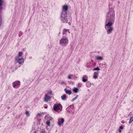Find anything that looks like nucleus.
I'll use <instances>...</instances> for the list:
<instances>
[{"mask_svg":"<svg viewBox=\"0 0 133 133\" xmlns=\"http://www.w3.org/2000/svg\"><path fill=\"white\" fill-rule=\"evenodd\" d=\"M66 6L64 5L63 7V11L62 14L61 15V19L64 22V21H66V16L65 15H66Z\"/></svg>","mask_w":133,"mask_h":133,"instance_id":"nucleus-1","label":"nucleus"},{"mask_svg":"<svg viewBox=\"0 0 133 133\" xmlns=\"http://www.w3.org/2000/svg\"><path fill=\"white\" fill-rule=\"evenodd\" d=\"M54 109L55 110L57 111L58 112H60L62 109L61 106L59 104L55 105L54 106Z\"/></svg>","mask_w":133,"mask_h":133,"instance_id":"nucleus-2","label":"nucleus"},{"mask_svg":"<svg viewBox=\"0 0 133 133\" xmlns=\"http://www.w3.org/2000/svg\"><path fill=\"white\" fill-rule=\"evenodd\" d=\"M15 59L20 64L23 63L24 62V59L22 57H16Z\"/></svg>","mask_w":133,"mask_h":133,"instance_id":"nucleus-3","label":"nucleus"},{"mask_svg":"<svg viewBox=\"0 0 133 133\" xmlns=\"http://www.w3.org/2000/svg\"><path fill=\"white\" fill-rule=\"evenodd\" d=\"M51 97L49 96L48 94H46L45 96V98L44 101L45 102H48V101L50 100Z\"/></svg>","mask_w":133,"mask_h":133,"instance_id":"nucleus-4","label":"nucleus"},{"mask_svg":"<svg viewBox=\"0 0 133 133\" xmlns=\"http://www.w3.org/2000/svg\"><path fill=\"white\" fill-rule=\"evenodd\" d=\"M64 121V119L63 118L59 119H58V124L60 126L61 124H63Z\"/></svg>","mask_w":133,"mask_h":133,"instance_id":"nucleus-5","label":"nucleus"},{"mask_svg":"<svg viewBox=\"0 0 133 133\" xmlns=\"http://www.w3.org/2000/svg\"><path fill=\"white\" fill-rule=\"evenodd\" d=\"M66 42V40L65 39H62L60 41V42L61 44L63 45L65 44Z\"/></svg>","mask_w":133,"mask_h":133,"instance_id":"nucleus-6","label":"nucleus"},{"mask_svg":"<svg viewBox=\"0 0 133 133\" xmlns=\"http://www.w3.org/2000/svg\"><path fill=\"white\" fill-rule=\"evenodd\" d=\"M88 77L86 75H84L82 77V81L84 82H85L87 81Z\"/></svg>","mask_w":133,"mask_h":133,"instance_id":"nucleus-7","label":"nucleus"},{"mask_svg":"<svg viewBox=\"0 0 133 133\" xmlns=\"http://www.w3.org/2000/svg\"><path fill=\"white\" fill-rule=\"evenodd\" d=\"M107 32L108 34H110L112 30V28L111 27L108 26Z\"/></svg>","mask_w":133,"mask_h":133,"instance_id":"nucleus-8","label":"nucleus"},{"mask_svg":"<svg viewBox=\"0 0 133 133\" xmlns=\"http://www.w3.org/2000/svg\"><path fill=\"white\" fill-rule=\"evenodd\" d=\"M14 82L16 85L17 86H19V85H20V82L19 81H16Z\"/></svg>","mask_w":133,"mask_h":133,"instance_id":"nucleus-9","label":"nucleus"},{"mask_svg":"<svg viewBox=\"0 0 133 133\" xmlns=\"http://www.w3.org/2000/svg\"><path fill=\"white\" fill-rule=\"evenodd\" d=\"M95 58L96 60H101L103 58L101 56H97Z\"/></svg>","mask_w":133,"mask_h":133,"instance_id":"nucleus-10","label":"nucleus"},{"mask_svg":"<svg viewBox=\"0 0 133 133\" xmlns=\"http://www.w3.org/2000/svg\"><path fill=\"white\" fill-rule=\"evenodd\" d=\"M23 52H19L17 56H16V57H21V56Z\"/></svg>","mask_w":133,"mask_h":133,"instance_id":"nucleus-11","label":"nucleus"},{"mask_svg":"<svg viewBox=\"0 0 133 133\" xmlns=\"http://www.w3.org/2000/svg\"><path fill=\"white\" fill-rule=\"evenodd\" d=\"M61 98L63 100H65L66 98V95H63L61 97Z\"/></svg>","mask_w":133,"mask_h":133,"instance_id":"nucleus-12","label":"nucleus"},{"mask_svg":"<svg viewBox=\"0 0 133 133\" xmlns=\"http://www.w3.org/2000/svg\"><path fill=\"white\" fill-rule=\"evenodd\" d=\"M131 117L130 120V121L129 122V123H130L131 122H132L133 121V114L131 115Z\"/></svg>","mask_w":133,"mask_h":133,"instance_id":"nucleus-13","label":"nucleus"},{"mask_svg":"<svg viewBox=\"0 0 133 133\" xmlns=\"http://www.w3.org/2000/svg\"><path fill=\"white\" fill-rule=\"evenodd\" d=\"M112 23L111 22H109L106 24V25L107 26L108 28V26L111 27V26L112 25Z\"/></svg>","mask_w":133,"mask_h":133,"instance_id":"nucleus-14","label":"nucleus"},{"mask_svg":"<svg viewBox=\"0 0 133 133\" xmlns=\"http://www.w3.org/2000/svg\"><path fill=\"white\" fill-rule=\"evenodd\" d=\"M52 91L50 90L46 94H48V95H53L52 94Z\"/></svg>","mask_w":133,"mask_h":133,"instance_id":"nucleus-15","label":"nucleus"},{"mask_svg":"<svg viewBox=\"0 0 133 133\" xmlns=\"http://www.w3.org/2000/svg\"><path fill=\"white\" fill-rule=\"evenodd\" d=\"M98 74L97 72H95L94 74L95 75L94 76V78H97V76L96 75Z\"/></svg>","mask_w":133,"mask_h":133,"instance_id":"nucleus-16","label":"nucleus"},{"mask_svg":"<svg viewBox=\"0 0 133 133\" xmlns=\"http://www.w3.org/2000/svg\"><path fill=\"white\" fill-rule=\"evenodd\" d=\"M3 0H0V6L2 5L3 4Z\"/></svg>","mask_w":133,"mask_h":133,"instance_id":"nucleus-17","label":"nucleus"},{"mask_svg":"<svg viewBox=\"0 0 133 133\" xmlns=\"http://www.w3.org/2000/svg\"><path fill=\"white\" fill-rule=\"evenodd\" d=\"M26 115L27 116H29V112L28 111H26Z\"/></svg>","mask_w":133,"mask_h":133,"instance_id":"nucleus-18","label":"nucleus"},{"mask_svg":"<svg viewBox=\"0 0 133 133\" xmlns=\"http://www.w3.org/2000/svg\"><path fill=\"white\" fill-rule=\"evenodd\" d=\"M73 91L77 93L78 91V89L75 88L73 90Z\"/></svg>","mask_w":133,"mask_h":133,"instance_id":"nucleus-19","label":"nucleus"},{"mask_svg":"<svg viewBox=\"0 0 133 133\" xmlns=\"http://www.w3.org/2000/svg\"><path fill=\"white\" fill-rule=\"evenodd\" d=\"M46 123L47 125H48L49 126H50V122L49 121H47L46 122Z\"/></svg>","mask_w":133,"mask_h":133,"instance_id":"nucleus-20","label":"nucleus"},{"mask_svg":"<svg viewBox=\"0 0 133 133\" xmlns=\"http://www.w3.org/2000/svg\"><path fill=\"white\" fill-rule=\"evenodd\" d=\"M100 70V69H99V68L97 67L96 68H95L93 69V70Z\"/></svg>","mask_w":133,"mask_h":133,"instance_id":"nucleus-21","label":"nucleus"},{"mask_svg":"<svg viewBox=\"0 0 133 133\" xmlns=\"http://www.w3.org/2000/svg\"><path fill=\"white\" fill-rule=\"evenodd\" d=\"M71 91L69 90H67V94L69 95L71 94Z\"/></svg>","mask_w":133,"mask_h":133,"instance_id":"nucleus-22","label":"nucleus"},{"mask_svg":"<svg viewBox=\"0 0 133 133\" xmlns=\"http://www.w3.org/2000/svg\"><path fill=\"white\" fill-rule=\"evenodd\" d=\"M72 76V75H69L68 76V79H71V78Z\"/></svg>","mask_w":133,"mask_h":133,"instance_id":"nucleus-23","label":"nucleus"},{"mask_svg":"<svg viewBox=\"0 0 133 133\" xmlns=\"http://www.w3.org/2000/svg\"><path fill=\"white\" fill-rule=\"evenodd\" d=\"M42 114L41 113L38 114L37 115V116L40 117L42 116Z\"/></svg>","mask_w":133,"mask_h":133,"instance_id":"nucleus-24","label":"nucleus"},{"mask_svg":"<svg viewBox=\"0 0 133 133\" xmlns=\"http://www.w3.org/2000/svg\"><path fill=\"white\" fill-rule=\"evenodd\" d=\"M14 88H15L16 86H17L16 85L14 82L12 84Z\"/></svg>","mask_w":133,"mask_h":133,"instance_id":"nucleus-25","label":"nucleus"},{"mask_svg":"<svg viewBox=\"0 0 133 133\" xmlns=\"http://www.w3.org/2000/svg\"><path fill=\"white\" fill-rule=\"evenodd\" d=\"M2 19L1 18H0V26L1 24V22L2 21Z\"/></svg>","mask_w":133,"mask_h":133,"instance_id":"nucleus-26","label":"nucleus"},{"mask_svg":"<svg viewBox=\"0 0 133 133\" xmlns=\"http://www.w3.org/2000/svg\"><path fill=\"white\" fill-rule=\"evenodd\" d=\"M49 118L50 120L52 119V117L50 116L49 117Z\"/></svg>","mask_w":133,"mask_h":133,"instance_id":"nucleus-27","label":"nucleus"},{"mask_svg":"<svg viewBox=\"0 0 133 133\" xmlns=\"http://www.w3.org/2000/svg\"><path fill=\"white\" fill-rule=\"evenodd\" d=\"M123 127L122 126H121L119 127V129H123Z\"/></svg>","mask_w":133,"mask_h":133,"instance_id":"nucleus-28","label":"nucleus"},{"mask_svg":"<svg viewBox=\"0 0 133 133\" xmlns=\"http://www.w3.org/2000/svg\"><path fill=\"white\" fill-rule=\"evenodd\" d=\"M118 131L120 132H122L121 130L120 129H119Z\"/></svg>","mask_w":133,"mask_h":133,"instance_id":"nucleus-29","label":"nucleus"},{"mask_svg":"<svg viewBox=\"0 0 133 133\" xmlns=\"http://www.w3.org/2000/svg\"><path fill=\"white\" fill-rule=\"evenodd\" d=\"M64 83V82H61V84H63Z\"/></svg>","mask_w":133,"mask_h":133,"instance_id":"nucleus-30","label":"nucleus"},{"mask_svg":"<svg viewBox=\"0 0 133 133\" xmlns=\"http://www.w3.org/2000/svg\"><path fill=\"white\" fill-rule=\"evenodd\" d=\"M65 92L66 93V89H65Z\"/></svg>","mask_w":133,"mask_h":133,"instance_id":"nucleus-31","label":"nucleus"},{"mask_svg":"<svg viewBox=\"0 0 133 133\" xmlns=\"http://www.w3.org/2000/svg\"><path fill=\"white\" fill-rule=\"evenodd\" d=\"M47 108V107L45 106V108Z\"/></svg>","mask_w":133,"mask_h":133,"instance_id":"nucleus-32","label":"nucleus"},{"mask_svg":"<svg viewBox=\"0 0 133 133\" xmlns=\"http://www.w3.org/2000/svg\"><path fill=\"white\" fill-rule=\"evenodd\" d=\"M47 117V116H45V118Z\"/></svg>","mask_w":133,"mask_h":133,"instance_id":"nucleus-33","label":"nucleus"}]
</instances>
